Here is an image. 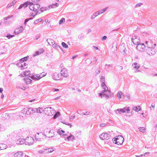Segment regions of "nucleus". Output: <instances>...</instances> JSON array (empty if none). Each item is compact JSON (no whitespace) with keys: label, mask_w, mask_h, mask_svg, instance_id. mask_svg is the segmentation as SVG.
Listing matches in <instances>:
<instances>
[{"label":"nucleus","mask_w":157,"mask_h":157,"mask_svg":"<svg viewBox=\"0 0 157 157\" xmlns=\"http://www.w3.org/2000/svg\"><path fill=\"white\" fill-rule=\"evenodd\" d=\"M57 133L60 136H67V134L65 133V132L61 129H59L57 131Z\"/></svg>","instance_id":"412c9836"},{"label":"nucleus","mask_w":157,"mask_h":157,"mask_svg":"<svg viewBox=\"0 0 157 157\" xmlns=\"http://www.w3.org/2000/svg\"><path fill=\"white\" fill-rule=\"evenodd\" d=\"M32 19L31 18L26 19L25 21V23L26 24V23L28 21H29L30 20H31Z\"/></svg>","instance_id":"09e8293b"},{"label":"nucleus","mask_w":157,"mask_h":157,"mask_svg":"<svg viewBox=\"0 0 157 157\" xmlns=\"http://www.w3.org/2000/svg\"><path fill=\"white\" fill-rule=\"evenodd\" d=\"M123 93L121 91H119L117 93V97L118 99H120L123 96Z\"/></svg>","instance_id":"f704fd0d"},{"label":"nucleus","mask_w":157,"mask_h":157,"mask_svg":"<svg viewBox=\"0 0 157 157\" xmlns=\"http://www.w3.org/2000/svg\"><path fill=\"white\" fill-rule=\"evenodd\" d=\"M107 38V37L106 36H104L103 37H102V40H105Z\"/></svg>","instance_id":"603ef678"},{"label":"nucleus","mask_w":157,"mask_h":157,"mask_svg":"<svg viewBox=\"0 0 157 157\" xmlns=\"http://www.w3.org/2000/svg\"><path fill=\"white\" fill-rule=\"evenodd\" d=\"M3 90L2 88H0V93H2Z\"/></svg>","instance_id":"5fc2aeb1"},{"label":"nucleus","mask_w":157,"mask_h":157,"mask_svg":"<svg viewBox=\"0 0 157 157\" xmlns=\"http://www.w3.org/2000/svg\"><path fill=\"white\" fill-rule=\"evenodd\" d=\"M13 36H14V35H7V36H6V37L7 38H8L9 39H10V37H12Z\"/></svg>","instance_id":"8fccbe9b"},{"label":"nucleus","mask_w":157,"mask_h":157,"mask_svg":"<svg viewBox=\"0 0 157 157\" xmlns=\"http://www.w3.org/2000/svg\"><path fill=\"white\" fill-rule=\"evenodd\" d=\"M39 152L40 153H42L43 152L42 151H39Z\"/></svg>","instance_id":"338daca9"},{"label":"nucleus","mask_w":157,"mask_h":157,"mask_svg":"<svg viewBox=\"0 0 157 157\" xmlns=\"http://www.w3.org/2000/svg\"><path fill=\"white\" fill-rule=\"evenodd\" d=\"M22 29L23 28L22 27H19L16 29L14 31V32L16 34H18L22 32Z\"/></svg>","instance_id":"5701e85b"},{"label":"nucleus","mask_w":157,"mask_h":157,"mask_svg":"<svg viewBox=\"0 0 157 157\" xmlns=\"http://www.w3.org/2000/svg\"><path fill=\"white\" fill-rule=\"evenodd\" d=\"M25 145H30L33 144L34 141V139L33 137L30 136L28 137L25 139Z\"/></svg>","instance_id":"6e6552de"},{"label":"nucleus","mask_w":157,"mask_h":157,"mask_svg":"<svg viewBox=\"0 0 157 157\" xmlns=\"http://www.w3.org/2000/svg\"><path fill=\"white\" fill-rule=\"evenodd\" d=\"M147 54L150 56H152L155 55L156 53V50L154 48L148 47L146 50Z\"/></svg>","instance_id":"1a4fd4ad"},{"label":"nucleus","mask_w":157,"mask_h":157,"mask_svg":"<svg viewBox=\"0 0 157 157\" xmlns=\"http://www.w3.org/2000/svg\"><path fill=\"white\" fill-rule=\"evenodd\" d=\"M7 147V146L6 144H0V150H4Z\"/></svg>","instance_id":"bb28decb"},{"label":"nucleus","mask_w":157,"mask_h":157,"mask_svg":"<svg viewBox=\"0 0 157 157\" xmlns=\"http://www.w3.org/2000/svg\"><path fill=\"white\" fill-rule=\"evenodd\" d=\"M106 125V124L105 123H103L100 124V126L101 127H104Z\"/></svg>","instance_id":"3c124183"},{"label":"nucleus","mask_w":157,"mask_h":157,"mask_svg":"<svg viewBox=\"0 0 157 157\" xmlns=\"http://www.w3.org/2000/svg\"><path fill=\"white\" fill-rule=\"evenodd\" d=\"M117 49V44H114L113 45V46L112 47V52H114L115 51H116Z\"/></svg>","instance_id":"c85d7f7f"},{"label":"nucleus","mask_w":157,"mask_h":157,"mask_svg":"<svg viewBox=\"0 0 157 157\" xmlns=\"http://www.w3.org/2000/svg\"><path fill=\"white\" fill-rule=\"evenodd\" d=\"M25 82L27 84H29L32 83V80L28 77L24 78Z\"/></svg>","instance_id":"4be33fe9"},{"label":"nucleus","mask_w":157,"mask_h":157,"mask_svg":"<svg viewBox=\"0 0 157 157\" xmlns=\"http://www.w3.org/2000/svg\"><path fill=\"white\" fill-rule=\"evenodd\" d=\"M40 54L39 53V52L38 51H36L35 53L34 54V56H37L38 55H39V54Z\"/></svg>","instance_id":"de8ad7c7"},{"label":"nucleus","mask_w":157,"mask_h":157,"mask_svg":"<svg viewBox=\"0 0 157 157\" xmlns=\"http://www.w3.org/2000/svg\"><path fill=\"white\" fill-rule=\"evenodd\" d=\"M38 51L39 52V53L41 54V53H42L44 52V50L42 48V49H40V50H38Z\"/></svg>","instance_id":"49530a36"},{"label":"nucleus","mask_w":157,"mask_h":157,"mask_svg":"<svg viewBox=\"0 0 157 157\" xmlns=\"http://www.w3.org/2000/svg\"><path fill=\"white\" fill-rule=\"evenodd\" d=\"M124 139L121 136H118L117 137L113 138V142L118 145H121L123 143Z\"/></svg>","instance_id":"7ed1b4c3"},{"label":"nucleus","mask_w":157,"mask_h":157,"mask_svg":"<svg viewBox=\"0 0 157 157\" xmlns=\"http://www.w3.org/2000/svg\"><path fill=\"white\" fill-rule=\"evenodd\" d=\"M44 134L45 137L46 136L48 137H52L54 135V132L52 129H47Z\"/></svg>","instance_id":"0eeeda50"},{"label":"nucleus","mask_w":157,"mask_h":157,"mask_svg":"<svg viewBox=\"0 0 157 157\" xmlns=\"http://www.w3.org/2000/svg\"><path fill=\"white\" fill-rule=\"evenodd\" d=\"M65 22V19L64 18H62L59 21V24H61Z\"/></svg>","instance_id":"58836bf2"},{"label":"nucleus","mask_w":157,"mask_h":157,"mask_svg":"<svg viewBox=\"0 0 157 157\" xmlns=\"http://www.w3.org/2000/svg\"><path fill=\"white\" fill-rule=\"evenodd\" d=\"M44 111L45 114L49 116H52L55 113V111L51 107L45 108Z\"/></svg>","instance_id":"f03ea898"},{"label":"nucleus","mask_w":157,"mask_h":157,"mask_svg":"<svg viewBox=\"0 0 157 157\" xmlns=\"http://www.w3.org/2000/svg\"><path fill=\"white\" fill-rule=\"evenodd\" d=\"M40 0H33L34 1V2H39V1H40Z\"/></svg>","instance_id":"13d9d810"},{"label":"nucleus","mask_w":157,"mask_h":157,"mask_svg":"<svg viewBox=\"0 0 157 157\" xmlns=\"http://www.w3.org/2000/svg\"><path fill=\"white\" fill-rule=\"evenodd\" d=\"M20 87L23 90H25L27 88L26 86L25 85V86H22V85H21L20 86Z\"/></svg>","instance_id":"c03bdc74"},{"label":"nucleus","mask_w":157,"mask_h":157,"mask_svg":"<svg viewBox=\"0 0 157 157\" xmlns=\"http://www.w3.org/2000/svg\"><path fill=\"white\" fill-rule=\"evenodd\" d=\"M47 7H42L39 9V11H40V12H43L46 11H48V10H47Z\"/></svg>","instance_id":"473e14b6"},{"label":"nucleus","mask_w":157,"mask_h":157,"mask_svg":"<svg viewBox=\"0 0 157 157\" xmlns=\"http://www.w3.org/2000/svg\"><path fill=\"white\" fill-rule=\"evenodd\" d=\"M27 59V57H25L23 58H21L20 59V62H24L26 61Z\"/></svg>","instance_id":"37998d69"},{"label":"nucleus","mask_w":157,"mask_h":157,"mask_svg":"<svg viewBox=\"0 0 157 157\" xmlns=\"http://www.w3.org/2000/svg\"><path fill=\"white\" fill-rule=\"evenodd\" d=\"M109 137V135L106 133H103L100 136V138L103 140H108Z\"/></svg>","instance_id":"9d476101"},{"label":"nucleus","mask_w":157,"mask_h":157,"mask_svg":"<svg viewBox=\"0 0 157 157\" xmlns=\"http://www.w3.org/2000/svg\"><path fill=\"white\" fill-rule=\"evenodd\" d=\"M61 75L59 73L55 72L54 73L53 78L54 80H59L60 79Z\"/></svg>","instance_id":"dca6fc26"},{"label":"nucleus","mask_w":157,"mask_h":157,"mask_svg":"<svg viewBox=\"0 0 157 157\" xmlns=\"http://www.w3.org/2000/svg\"><path fill=\"white\" fill-rule=\"evenodd\" d=\"M47 41L49 45L53 46L54 47H56V45L55 44L53 40L48 39Z\"/></svg>","instance_id":"393cba45"},{"label":"nucleus","mask_w":157,"mask_h":157,"mask_svg":"<svg viewBox=\"0 0 157 157\" xmlns=\"http://www.w3.org/2000/svg\"><path fill=\"white\" fill-rule=\"evenodd\" d=\"M23 153L22 152H18L16 153L14 155V157H22Z\"/></svg>","instance_id":"b1692460"},{"label":"nucleus","mask_w":157,"mask_h":157,"mask_svg":"<svg viewBox=\"0 0 157 157\" xmlns=\"http://www.w3.org/2000/svg\"><path fill=\"white\" fill-rule=\"evenodd\" d=\"M104 93H99V96L101 97V98H105L107 99L109 98L108 95L105 94Z\"/></svg>","instance_id":"cd10ccee"},{"label":"nucleus","mask_w":157,"mask_h":157,"mask_svg":"<svg viewBox=\"0 0 157 157\" xmlns=\"http://www.w3.org/2000/svg\"><path fill=\"white\" fill-rule=\"evenodd\" d=\"M62 45L63 47L65 48H68V45L64 42H62Z\"/></svg>","instance_id":"ea45409f"},{"label":"nucleus","mask_w":157,"mask_h":157,"mask_svg":"<svg viewBox=\"0 0 157 157\" xmlns=\"http://www.w3.org/2000/svg\"><path fill=\"white\" fill-rule=\"evenodd\" d=\"M27 6H28V2H25V3H24V4L21 5L19 6L18 8L20 9L23 7H27Z\"/></svg>","instance_id":"e433bc0d"},{"label":"nucleus","mask_w":157,"mask_h":157,"mask_svg":"<svg viewBox=\"0 0 157 157\" xmlns=\"http://www.w3.org/2000/svg\"><path fill=\"white\" fill-rule=\"evenodd\" d=\"M154 106L152 105H151V106L150 107V109H151V110H152L153 109H154Z\"/></svg>","instance_id":"864d4df0"},{"label":"nucleus","mask_w":157,"mask_h":157,"mask_svg":"<svg viewBox=\"0 0 157 157\" xmlns=\"http://www.w3.org/2000/svg\"><path fill=\"white\" fill-rule=\"evenodd\" d=\"M54 90L55 91H58L59 90L58 89H55Z\"/></svg>","instance_id":"4d7b16f0"},{"label":"nucleus","mask_w":157,"mask_h":157,"mask_svg":"<svg viewBox=\"0 0 157 157\" xmlns=\"http://www.w3.org/2000/svg\"><path fill=\"white\" fill-rule=\"evenodd\" d=\"M4 96L3 94H2L1 95V98H3L4 97Z\"/></svg>","instance_id":"e2e57ef3"},{"label":"nucleus","mask_w":157,"mask_h":157,"mask_svg":"<svg viewBox=\"0 0 157 157\" xmlns=\"http://www.w3.org/2000/svg\"><path fill=\"white\" fill-rule=\"evenodd\" d=\"M145 48V46L144 44L143 43H139L137 44L136 46V48L137 49L141 51H143L144 50Z\"/></svg>","instance_id":"f8f14e48"},{"label":"nucleus","mask_w":157,"mask_h":157,"mask_svg":"<svg viewBox=\"0 0 157 157\" xmlns=\"http://www.w3.org/2000/svg\"><path fill=\"white\" fill-rule=\"evenodd\" d=\"M145 44H147V47L148 48V47H149V46L147 44V41H146L145 42Z\"/></svg>","instance_id":"0e129e2a"},{"label":"nucleus","mask_w":157,"mask_h":157,"mask_svg":"<svg viewBox=\"0 0 157 157\" xmlns=\"http://www.w3.org/2000/svg\"><path fill=\"white\" fill-rule=\"evenodd\" d=\"M2 51L1 52H0V54H2L3 53H4L6 52V49L5 48H3L2 49Z\"/></svg>","instance_id":"a18cd8bd"},{"label":"nucleus","mask_w":157,"mask_h":157,"mask_svg":"<svg viewBox=\"0 0 157 157\" xmlns=\"http://www.w3.org/2000/svg\"><path fill=\"white\" fill-rule=\"evenodd\" d=\"M46 75V74L43 72L40 74H36L33 76H31V78L34 80H39L45 76Z\"/></svg>","instance_id":"423d86ee"},{"label":"nucleus","mask_w":157,"mask_h":157,"mask_svg":"<svg viewBox=\"0 0 157 157\" xmlns=\"http://www.w3.org/2000/svg\"><path fill=\"white\" fill-rule=\"evenodd\" d=\"M125 48H124V49L122 50L123 51L121 52H124V53H125Z\"/></svg>","instance_id":"6e6d98bb"},{"label":"nucleus","mask_w":157,"mask_h":157,"mask_svg":"<svg viewBox=\"0 0 157 157\" xmlns=\"http://www.w3.org/2000/svg\"><path fill=\"white\" fill-rule=\"evenodd\" d=\"M106 8H105L101 10H100L98 11L97 13H96L94 14L92 16V18H94L98 15L102 14L106 10Z\"/></svg>","instance_id":"2eb2a0df"},{"label":"nucleus","mask_w":157,"mask_h":157,"mask_svg":"<svg viewBox=\"0 0 157 157\" xmlns=\"http://www.w3.org/2000/svg\"><path fill=\"white\" fill-rule=\"evenodd\" d=\"M16 2V1L15 0H13L12 1V2L11 3V5L10 6L8 5V6L9 7H10L11 6H13L14 4Z\"/></svg>","instance_id":"79ce46f5"},{"label":"nucleus","mask_w":157,"mask_h":157,"mask_svg":"<svg viewBox=\"0 0 157 157\" xmlns=\"http://www.w3.org/2000/svg\"><path fill=\"white\" fill-rule=\"evenodd\" d=\"M77 56V55H76L75 56H73V57H72V58L73 59L75 57H76Z\"/></svg>","instance_id":"69168bd1"},{"label":"nucleus","mask_w":157,"mask_h":157,"mask_svg":"<svg viewBox=\"0 0 157 157\" xmlns=\"http://www.w3.org/2000/svg\"><path fill=\"white\" fill-rule=\"evenodd\" d=\"M132 65L133 67L134 68L136 69H139L140 67V65L136 63H134Z\"/></svg>","instance_id":"c756f323"},{"label":"nucleus","mask_w":157,"mask_h":157,"mask_svg":"<svg viewBox=\"0 0 157 157\" xmlns=\"http://www.w3.org/2000/svg\"><path fill=\"white\" fill-rule=\"evenodd\" d=\"M43 21V19L41 18H39L38 19L35 20L33 22V23L36 25L39 22H41Z\"/></svg>","instance_id":"2f4dec72"},{"label":"nucleus","mask_w":157,"mask_h":157,"mask_svg":"<svg viewBox=\"0 0 157 157\" xmlns=\"http://www.w3.org/2000/svg\"><path fill=\"white\" fill-rule=\"evenodd\" d=\"M16 143L19 145H25V139L20 138L17 140Z\"/></svg>","instance_id":"ddd939ff"},{"label":"nucleus","mask_w":157,"mask_h":157,"mask_svg":"<svg viewBox=\"0 0 157 157\" xmlns=\"http://www.w3.org/2000/svg\"><path fill=\"white\" fill-rule=\"evenodd\" d=\"M132 41L133 43L136 45H137L140 42V40L137 37L134 36L132 38Z\"/></svg>","instance_id":"a211bd4d"},{"label":"nucleus","mask_w":157,"mask_h":157,"mask_svg":"<svg viewBox=\"0 0 157 157\" xmlns=\"http://www.w3.org/2000/svg\"><path fill=\"white\" fill-rule=\"evenodd\" d=\"M67 139L68 141L70 142H73L75 140V137L73 135H71L68 137Z\"/></svg>","instance_id":"a878e982"},{"label":"nucleus","mask_w":157,"mask_h":157,"mask_svg":"<svg viewBox=\"0 0 157 157\" xmlns=\"http://www.w3.org/2000/svg\"><path fill=\"white\" fill-rule=\"evenodd\" d=\"M47 152L48 153H50L53 151L54 150L52 148H49L48 149H46Z\"/></svg>","instance_id":"a19ab883"},{"label":"nucleus","mask_w":157,"mask_h":157,"mask_svg":"<svg viewBox=\"0 0 157 157\" xmlns=\"http://www.w3.org/2000/svg\"><path fill=\"white\" fill-rule=\"evenodd\" d=\"M134 110L136 112H138L141 110V107L140 106H137L134 107L133 108Z\"/></svg>","instance_id":"7c9ffc66"},{"label":"nucleus","mask_w":157,"mask_h":157,"mask_svg":"<svg viewBox=\"0 0 157 157\" xmlns=\"http://www.w3.org/2000/svg\"><path fill=\"white\" fill-rule=\"evenodd\" d=\"M139 131L143 133H146V128L144 127H140L139 128Z\"/></svg>","instance_id":"72a5a7b5"},{"label":"nucleus","mask_w":157,"mask_h":157,"mask_svg":"<svg viewBox=\"0 0 157 157\" xmlns=\"http://www.w3.org/2000/svg\"><path fill=\"white\" fill-rule=\"evenodd\" d=\"M40 7V5L38 4H32L29 5V7L30 9L33 11L34 13V15L32 14V15H33V16L34 17L38 13Z\"/></svg>","instance_id":"f257e3e1"},{"label":"nucleus","mask_w":157,"mask_h":157,"mask_svg":"<svg viewBox=\"0 0 157 157\" xmlns=\"http://www.w3.org/2000/svg\"><path fill=\"white\" fill-rule=\"evenodd\" d=\"M129 111L130 109L129 107H127L124 108V109H117L116 111H115V113L118 114L120 113V112L122 113H124L126 111Z\"/></svg>","instance_id":"4468645a"},{"label":"nucleus","mask_w":157,"mask_h":157,"mask_svg":"<svg viewBox=\"0 0 157 157\" xmlns=\"http://www.w3.org/2000/svg\"><path fill=\"white\" fill-rule=\"evenodd\" d=\"M60 72L61 74L64 77H67L68 76L67 70L66 69H62Z\"/></svg>","instance_id":"f3484780"},{"label":"nucleus","mask_w":157,"mask_h":157,"mask_svg":"<svg viewBox=\"0 0 157 157\" xmlns=\"http://www.w3.org/2000/svg\"><path fill=\"white\" fill-rule=\"evenodd\" d=\"M25 157H30L27 155H25Z\"/></svg>","instance_id":"774afa93"},{"label":"nucleus","mask_w":157,"mask_h":157,"mask_svg":"<svg viewBox=\"0 0 157 157\" xmlns=\"http://www.w3.org/2000/svg\"><path fill=\"white\" fill-rule=\"evenodd\" d=\"M45 138V137L44 134L41 132L37 133L35 136V139L38 141H43Z\"/></svg>","instance_id":"20e7f679"},{"label":"nucleus","mask_w":157,"mask_h":157,"mask_svg":"<svg viewBox=\"0 0 157 157\" xmlns=\"http://www.w3.org/2000/svg\"><path fill=\"white\" fill-rule=\"evenodd\" d=\"M94 48L96 50H98V48L97 47L94 46Z\"/></svg>","instance_id":"bf43d9fd"},{"label":"nucleus","mask_w":157,"mask_h":157,"mask_svg":"<svg viewBox=\"0 0 157 157\" xmlns=\"http://www.w3.org/2000/svg\"><path fill=\"white\" fill-rule=\"evenodd\" d=\"M42 109L41 108L39 107L36 109V112L37 113H42Z\"/></svg>","instance_id":"c9c22d12"},{"label":"nucleus","mask_w":157,"mask_h":157,"mask_svg":"<svg viewBox=\"0 0 157 157\" xmlns=\"http://www.w3.org/2000/svg\"><path fill=\"white\" fill-rule=\"evenodd\" d=\"M140 6V4H138L136 5V7Z\"/></svg>","instance_id":"680f3d73"},{"label":"nucleus","mask_w":157,"mask_h":157,"mask_svg":"<svg viewBox=\"0 0 157 157\" xmlns=\"http://www.w3.org/2000/svg\"><path fill=\"white\" fill-rule=\"evenodd\" d=\"M29 75H30V76H29L30 77L31 75L30 74V71H28L23 72L20 75L21 77H25L29 76Z\"/></svg>","instance_id":"6ab92c4d"},{"label":"nucleus","mask_w":157,"mask_h":157,"mask_svg":"<svg viewBox=\"0 0 157 157\" xmlns=\"http://www.w3.org/2000/svg\"><path fill=\"white\" fill-rule=\"evenodd\" d=\"M60 115V113L59 112H57L53 117V118L56 119Z\"/></svg>","instance_id":"4c0bfd02"},{"label":"nucleus","mask_w":157,"mask_h":157,"mask_svg":"<svg viewBox=\"0 0 157 157\" xmlns=\"http://www.w3.org/2000/svg\"><path fill=\"white\" fill-rule=\"evenodd\" d=\"M33 111V109L32 108H25L23 109L21 113L25 115H30L32 113Z\"/></svg>","instance_id":"39448f33"},{"label":"nucleus","mask_w":157,"mask_h":157,"mask_svg":"<svg viewBox=\"0 0 157 157\" xmlns=\"http://www.w3.org/2000/svg\"><path fill=\"white\" fill-rule=\"evenodd\" d=\"M109 111H108V112L109 113H112V112H110V111H111V109H109Z\"/></svg>","instance_id":"052dcab7"},{"label":"nucleus","mask_w":157,"mask_h":157,"mask_svg":"<svg viewBox=\"0 0 157 157\" xmlns=\"http://www.w3.org/2000/svg\"><path fill=\"white\" fill-rule=\"evenodd\" d=\"M58 4L57 3L55 4H52L51 5L48 6L47 8V10H48V11H50L52 9L56 8V7L58 6Z\"/></svg>","instance_id":"aec40b11"},{"label":"nucleus","mask_w":157,"mask_h":157,"mask_svg":"<svg viewBox=\"0 0 157 157\" xmlns=\"http://www.w3.org/2000/svg\"><path fill=\"white\" fill-rule=\"evenodd\" d=\"M101 89H102L101 90L102 91V93H105L108 91L109 93H110V91L108 90V87L106 86L104 82H103L102 83Z\"/></svg>","instance_id":"9b49d317"}]
</instances>
